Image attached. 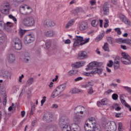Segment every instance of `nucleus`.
<instances>
[{"label":"nucleus","instance_id":"1","mask_svg":"<svg viewBox=\"0 0 131 131\" xmlns=\"http://www.w3.org/2000/svg\"><path fill=\"white\" fill-rule=\"evenodd\" d=\"M84 129L85 131H101V127L97 125L96 118L91 117L85 121Z\"/></svg>","mask_w":131,"mask_h":131},{"label":"nucleus","instance_id":"2","mask_svg":"<svg viewBox=\"0 0 131 131\" xmlns=\"http://www.w3.org/2000/svg\"><path fill=\"white\" fill-rule=\"evenodd\" d=\"M75 113L73 115V120L76 123H80L81 119L85 116V108L84 107L79 105L74 108Z\"/></svg>","mask_w":131,"mask_h":131},{"label":"nucleus","instance_id":"3","mask_svg":"<svg viewBox=\"0 0 131 131\" xmlns=\"http://www.w3.org/2000/svg\"><path fill=\"white\" fill-rule=\"evenodd\" d=\"M70 120L68 117L62 116L59 121V126L62 131H71L69 124Z\"/></svg>","mask_w":131,"mask_h":131},{"label":"nucleus","instance_id":"4","mask_svg":"<svg viewBox=\"0 0 131 131\" xmlns=\"http://www.w3.org/2000/svg\"><path fill=\"white\" fill-rule=\"evenodd\" d=\"M67 88V84L66 83L61 84L58 86H57L53 91L52 94V98H56V97H58L59 95H61L64 91L66 90Z\"/></svg>","mask_w":131,"mask_h":131},{"label":"nucleus","instance_id":"5","mask_svg":"<svg viewBox=\"0 0 131 131\" xmlns=\"http://www.w3.org/2000/svg\"><path fill=\"white\" fill-rule=\"evenodd\" d=\"M21 24L26 27H33L35 25V19L33 16L27 17L21 20Z\"/></svg>","mask_w":131,"mask_h":131},{"label":"nucleus","instance_id":"6","mask_svg":"<svg viewBox=\"0 0 131 131\" xmlns=\"http://www.w3.org/2000/svg\"><path fill=\"white\" fill-rule=\"evenodd\" d=\"M123 57L121 58V62L124 65H130L131 64V58L128 54L125 52H122L121 54Z\"/></svg>","mask_w":131,"mask_h":131},{"label":"nucleus","instance_id":"7","mask_svg":"<svg viewBox=\"0 0 131 131\" xmlns=\"http://www.w3.org/2000/svg\"><path fill=\"white\" fill-rule=\"evenodd\" d=\"M20 13L24 16H29L32 13V9L30 7H28L26 9L25 6L21 5L20 7Z\"/></svg>","mask_w":131,"mask_h":131},{"label":"nucleus","instance_id":"8","mask_svg":"<svg viewBox=\"0 0 131 131\" xmlns=\"http://www.w3.org/2000/svg\"><path fill=\"white\" fill-rule=\"evenodd\" d=\"M0 12L4 15H8L10 12V5L9 4H4L0 7Z\"/></svg>","mask_w":131,"mask_h":131},{"label":"nucleus","instance_id":"9","mask_svg":"<svg viewBox=\"0 0 131 131\" xmlns=\"http://www.w3.org/2000/svg\"><path fill=\"white\" fill-rule=\"evenodd\" d=\"M35 39V36L33 34H29L25 37L24 42L26 45L33 42Z\"/></svg>","mask_w":131,"mask_h":131},{"label":"nucleus","instance_id":"10","mask_svg":"<svg viewBox=\"0 0 131 131\" xmlns=\"http://www.w3.org/2000/svg\"><path fill=\"white\" fill-rule=\"evenodd\" d=\"M106 127L108 130L106 131H116V123L114 121H110L107 123Z\"/></svg>","mask_w":131,"mask_h":131},{"label":"nucleus","instance_id":"11","mask_svg":"<svg viewBox=\"0 0 131 131\" xmlns=\"http://www.w3.org/2000/svg\"><path fill=\"white\" fill-rule=\"evenodd\" d=\"M99 65V62L96 61H92L90 62L87 68H86V70H95L96 68Z\"/></svg>","mask_w":131,"mask_h":131},{"label":"nucleus","instance_id":"12","mask_svg":"<svg viewBox=\"0 0 131 131\" xmlns=\"http://www.w3.org/2000/svg\"><path fill=\"white\" fill-rule=\"evenodd\" d=\"M89 28V24L85 21H82L79 24V29L81 31L86 30Z\"/></svg>","mask_w":131,"mask_h":131},{"label":"nucleus","instance_id":"13","mask_svg":"<svg viewBox=\"0 0 131 131\" xmlns=\"http://www.w3.org/2000/svg\"><path fill=\"white\" fill-rule=\"evenodd\" d=\"M90 38H86L84 42H80L79 41L76 40V41L74 42L73 46L74 47H78V46H83V45H85V43H88L90 41Z\"/></svg>","mask_w":131,"mask_h":131},{"label":"nucleus","instance_id":"14","mask_svg":"<svg viewBox=\"0 0 131 131\" xmlns=\"http://www.w3.org/2000/svg\"><path fill=\"white\" fill-rule=\"evenodd\" d=\"M109 100L107 98L102 99L100 101H97V105L98 107H101V105L106 106L108 105Z\"/></svg>","mask_w":131,"mask_h":131},{"label":"nucleus","instance_id":"15","mask_svg":"<svg viewBox=\"0 0 131 131\" xmlns=\"http://www.w3.org/2000/svg\"><path fill=\"white\" fill-rule=\"evenodd\" d=\"M43 23L44 25H47L48 27H53L56 25L55 22L53 21L51 19L45 20Z\"/></svg>","mask_w":131,"mask_h":131},{"label":"nucleus","instance_id":"16","mask_svg":"<svg viewBox=\"0 0 131 131\" xmlns=\"http://www.w3.org/2000/svg\"><path fill=\"white\" fill-rule=\"evenodd\" d=\"M85 64V61L77 62L72 64V67L74 68H80V67H83V66H84Z\"/></svg>","mask_w":131,"mask_h":131},{"label":"nucleus","instance_id":"17","mask_svg":"<svg viewBox=\"0 0 131 131\" xmlns=\"http://www.w3.org/2000/svg\"><path fill=\"white\" fill-rule=\"evenodd\" d=\"M103 11L104 15H109V3H105L103 7Z\"/></svg>","mask_w":131,"mask_h":131},{"label":"nucleus","instance_id":"18","mask_svg":"<svg viewBox=\"0 0 131 131\" xmlns=\"http://www.w3.org/2000/svg\"><path fill=\"white\" fill-rule=\"evenodd\" d=\"M70 128H71V131H77L78 129L79 130L80 129V127L78 126V125L74 123V124H71L69 125Z\"/></svg>","mask_w":131,"mask_h":131},{"label":"nucleus","instance_id":"19","mask_svg":"<svg viewBox=\"0 0 131 131\" xmlns=\"http://www.w3.org/2000/svg\"><path fill=\"white\" fill-rule=\"evenodd\" d=\"M120 17L125 24H127V25H131L130 20H128V19H127L123 14H121Z\"/></svg>","mask_w":131,"mask_h":131},{"label":"nucleus","instance_id":"20","mask_svg":"<svg viewBox=\"0 0 131 131\" xmlns=\"http://www.w3.org/2000/svg\"><path fill=\"white\" fill-rule=\"evenodd\" d=\"M7 60L9 63H13L16 60L15 55L13 54H9L7 56Z\"/></svg>","mask_w":131,"mask_h":131},{"label":"nucleus","instance_id":"21","mask_svg":"<svg viewBox=\"0 0 131 131\" xmlns=\"http://www.w3.org/2000/svg\"><path fill=\"white\" fill-rule=\"evenodd\" d=\"M83 91L81 89L78 88H73L70 90V94H79L80 93H83Z\"/></svg>","mask_w":131,"mask_h":131},{"label":"nucleus","instance_id":"22","mask_svg":"<svg viewBox=\"0 0 131 131\" xmlns=\"http://www.w3.org/2000/svg\"><path fill=\"white\" fill-rule=\"evenodd\" d=\"M90 86H94V83H93V81H89L85 84H82L81 85V88L88 89V88H90Z\"/></svg>","mask_w":131,"mask_h":131},{"label":"nucleus","instance_id":"23","mask_svg":"<svg viewBox=\"0 0 131 131\" xmlns=\"http://www.w3.org/2000/svg\"><path fill=\"white\" fill-rule=\"evenodd\" d=\"M120 101H121L122 104H123V105H124V106H125V107H126V108H128L129 111H130V112H131L130 105H129V104H127V103H126L125 100H124V99H123L121 98H120Z\"/></svg>","mask_w":131,"mask_h":131},{"label":"nucleus","instance_id":"24","mask_svg":"<svg viewBox=\"0 0 131 131\" xmlns=\"http://www.w3.org/2000/svg\"><path fill=\"white\" fill-rule=\"evenodd\" d=\"M78 57L80 59H85L88 58V55L86 52L81 51L78 54Z\"/></svg>","mask_w":131,"mask_h":131},{"label":"nucleus","instance_id":"25","mask_svg":"<svg viewBox=\"0 0 131 131\" xmlns=\"http://www.w3.org/2000/svg\"><path fill=\"white\" fill-rule=\"evenodd\" d=\"M45 35L48 37H52L55 35V32L53 30H49L46 32Z\"/></svg>","mask_w":131,"mask_h":131},{"label":"nucleus","instance_id":"26","mask_svg":"<svg viewBox=\"0 0 131 131\" xmlns=\"http://www.w3.org/2000/svg\"><path fill=\"white\" fill-rule=\"evenodd\" d=\"M74 23H75V20L71 19L69 20V21L68 23L66 26V28H67V29H68V28H70V27H71V26H72V25H73Z\"/></svg>","mask_w":131,"mask_h":131},{"label":"nucleus","instance_id":"27","mask_svg":"<svg viewBox=\"0 0 131 131\" xmlns=\"http://www.w3.org/2000/svg\"><path fill=\"white\" fill-rule=\"evenodd\" d=\"M103 70L101 69H95L94 70L92 71L91 73L92 74H96V73H98V74H102V72Z\"/></svg>","mask_w":131,"mask_h":131},{"label":"nucleus","instance_id":"28","mask_svg":"<svg viewBox=\"0 0 131 131\" xmlns=\"http://www.w3.org/2000/svg\"><path fill=\"white\" fill-rule=\"evenodd\" d=\"M46 131H56V127L50 125L46 127Z\"/></svg>","mask_w":131,"mask_h":131},{"label":"nucleus","instance_id":"29","mask_svg":"<svg viewBox=\"0 0 131 131\" xmlns=\"http://www.w3.org/2000/svg\"><path fill=\"white\" fill-rule=\"evenodd\" d=\"M77 70H72L68 72V74L70 75V76H73V75H75V74H77Z\"/></svg>","mask_w":131,"mask_h":131},{"label":"nucleus","instance_id":"30","mask_svg":"<svg viewBox=\"0 0 131 131\" xmlns=\"http://www.w3.org/2000/svg\"><path fill=\"white\" fill-rule=\"evenodd\" d=\"M13 47L15 50L17 51H20L22 49V43H18L13 45Z\"/></svg>","mask_w":131,"mask_h":131},{"label":"nucleus","instance_id":"31","mask_svg":"<svg viewBox=\"0 0 131 131\" xmlns=\"http://www.w3.org/2000/svg\"><path fill=\"white\" fill-rule=\"evenodd\" d=\"M34 82V79L33 77H30L27 81V85H31Z\"/></svg>","mask_w":131,"mask_h":131},{"label":"nucleus","instance_id":"32","mask_svg":"<svg viewBox=\"0 0 131 131\" xmlns=\"http://www.w3.org/2000/svg\"><path fill=\"white\" fill-rule=\"evenodd\" d=\"M120 67V63L119 61H115L114 62V69H119V68Z\"/></svg>","mask_w":131,"mask_h":131},{"label":"nucleus","instance_id":"33","mask_svg":"<svg viewBox=\"0 0 131 131\" xmlns=\"http://www.w3.org/2000/svg\"><path fill=\"white\" fill-rule=\"evenodd\" d=\"M113 108L116 111H120V110H121V107H120V106H119L118 104H113Z\"/></svg>","mask_w":131,"mask_h":131},{"label":"nucleus","instance_id":"34","mask_svg":"<svg viewBox=\"0 0 131 131\" xmlns=\"http://www.w3.org/2000/svg\"><path fill=\"white\" fill-rule=\"evenodd\" d=\"M76 36V40L79 41L80 42H84L85 41V39H83V37L81 36Z\"/></svg>","mask_w":131,"mask_h":131},{"label":"nucleus","instance_id":"35","mask_svg":"<svg viewBox=\"0 0 131 131\" xmlns=\"http://www.w3.org/2000/svg\"><path fill=\"white\" fill-rule=\"evenodd\" d=\"M13 45H17V43H21V40L18 37L14 38L13 39Z\"/></svg>","mask_w":131,"mask_h":131},{"label":"nucleus","instance_id":"36","mask_svg":"<svg viewBox=\"0 0 131 131\" xmlns=\"http://www.w3.org/2000/svg\"><path fill=\"white\" fill-rule=\"evenodd\" d=\"M102 49L105 51V52H110L109 50V45H108V43H105Z\"/></svg>","mask_w":131,"mask_h":131},{"label":"nucleus","instance_id":"37","mask_svg":"<svg viewBox=\"0 0 131 131\" xmlns=\"http://www.w3.org/2000/svg\"><path fill=\"white\" fill-rule=\"evenodd\" d=\"M124 40H125V39H123L121 38L116 39V41L118 43H124Z\"/></svg>","mask_w":131,"mask_h":131},{"label":"nucleus","instance_id":"38","mask_svg":"<svg viewBox=\"0 0 131 131\" xmlns=\"http://www.w3.org/2000/svg\"><path fill=\"white\" fill-rule=\"evenodd\" d=\"M123 89L126 91L129 94H131V88L127 86H123Z\"/></svg>","mask_w":131,"mask_h":131},{"label":"nucleus","instance_id":"39","mask_svg":"<svg viewBox=\"0 0 131 131\" xmlns=\"http://www.w3.org/2000/svg\"><path fill=\"white\" fill-rule=\"evenodd\" d=\"M5 40L6 37L2 33H0V42H4Z\"/></svg>","mask_w":131,"mask_h":131},{"label":"nucleus","instance_id":"40","mask_svg":"<svg viewBox=\"0 0 131 131\" xmlns=\"http://www.w3.org/2000/svg\"><path fill=\"white\" fill-rule=\"evenodd\" d=\"M118 130L123 131V128L122 127V123L121 122L118 123Z\"/></svg>","mask_w":131,"mask_h":131},{"label":"nucleus","instance_id":"41","mask_svg":"<svg viewBox=\"0 0 131 131\" xmlns=\"http://www.w3.org/2000/svg\"><path fill=\"white\" fill-rule=\"evenodd\" d=\"M124 43L128 45L129 47H131V39H125Z\"/></svg>","mask_w":131,"mask_h":131},{"label":"nucleus","instance_id":"42","mask_svg":"<svg viewBox=\"0 0 131 131\" xmlns=\"http://www.w3.org/2000/svg\"><path fill=\"white\" fill-rule=\"evenodd\" d=\"M114 30L118 35H120V34H121V30L120 28H115Z\"/></svg>","mask_w":131,"mask_h":131},{"label":"nucleus","instance_id":"43","mask_svg":"<svg viewBox=\"0 0 131 131\" xmlns=\"http://www.w3.org/2000/svg\"><path fill=\"white\" fill-rule=\"evenodd\" d=\"M94 93V90H93V87H90L88 89V94L89 95H93Z\"/></svg>","mask_w":131,"mask_h":131},{"label":"nucleus","instance_id":"44","mask_svg":"<svg viewBox=\"0 0 131 131\" xmlns=\"http://www.w3.org/2000/svg\"><path fill=\"white\" fill-rule=\"evenodd\" d=\"M50 47H51V42H46L45 43V49H46V50H48V49H50Z\"/></svg>","mask_w":131,"mask_h":131},{"label":"nucleus","instance_id":"45","mask_svg":"<svg viewBox=\"0 0 131 131\" xmlns=\"http://www.w3.org/2000/svg\"><path fill=\"white\" fill-rule=\"evenodd\" d=\"M91 25L93 27H96L97 25H98V23L97 22V21H96V20H93L91 22Z\"/></svg>","mask_w":131,"mask_h":131},{"label":"nucleus","instance_id":"46","mask_svg":"<svg viewBox=\"0 0 131 131\" xmlns=\"http://www.w3.org/2000/svg\"><path fill=\"white\" fill-rule=\"evenodd\" d=\"M112 99H114L115 101H116V100H118V95L117 94H113L112 95Z\"/></svg>","mask_w":131,"mask_h":131},{"label":"nucleus","instance_id":"47","mask_svg":"<svg viewBox=\"0 0 131 131\" xmlns=\"http://www.w3.org/2000/svg\"><path fill=\"white\" fill-rule=\"evenodd\" d=\"M114 63H113V61L109 60L108 62L107 63V67H112L113 66Z\"/></svg>","mask_w":131,"mask_h":131},{"label":"nucleus","instance_id":"48","mask_svg":"<svg viewBox=\"0 0 131 131\" xmlns=\"http://www.w3.org/2000/svg\"><path fill=\"white\" fill-rule=\"evenodd\" d=\"M13 23L10 21H8L6 24V26L8 28H11V27H13Z\"/></svg>","mask_w":131,"mask_h":131},{"label":"nucleus","instance_id":"49","mask_svg":"<svg viewBox=\"0 0 131 131\" xmlns=\"http://www.w3.org/2000/svg\"><path fill=\"white\" fill-rule=\"evenodd\" d=\"M116 117L117 118H121V117H123V114L122 113H117L115 115Z\"/></svg>","mask_w":131,"mask_h":131},{"label":"nucleus","instance_id":"50","mask_svg":"<svg viewBox=\"0 0 131 131\" xmlns=\"http://www.w3.org/2000/svg\"><path fill=\"white\" fill-rule=\"evenodd\" d=\"M47 97L46 96L43 97L42 99L41 100V106H43V104L46 102Z\"/></svg>","mask_w":131,"mask_h":131},{"label":"nucleus","instance_id":"51","mask_svg":"<svg viewBox=\"0 0 131 131\" xmlns=\"http://www.w3.org/2000/svg\"><path fill=\"white\" fill-rule=\"evenodd\" d=\"M78 12H79V8H77L73 11V14L75 15H78Z\"/></svg>","mask_w":131,"mask_h":131},{"label":"nucleus","instance_id":"52","mask_svg":"<svg viewBox=\"0 0 131 131\" xmlns=\"http://www.w3.org/2000/svg\"><path fill=\"white\" fill-rule=\"evenodd\" d=\"M25 32H26V30H20L19 32V35H20V36H23V34H24V33H25Z\"/></svg>","mask_w":131,"mask_h":131},{"label":"nucleus","instance_id":"53","mask_svg":"<svg viewBox=\"0 0 131 131\" xmlns=\"http://www.w3.org/2000/svg\"><path fill=\"white\" fill-rule=\"evenodd\" d=\"M83 78L81 77H79L75 79V81L77 82V81H80V80H82Z\"/></svg>","mask_w":131,"mask_h":131},{"label":"nucleus","instance_id":"54","mask_svg":"<svg viewBox=\"0 0 131 131\" xmlns=\"http://www.w3.org/2000/svg\"><path fill=\"white\" fill-rule=\"evenodd\" d=\"M24 78V75L22 74L19 77V82H22V79Z\"/></svg>","mask_w":131,"mask_h":131},{"label":"nucleus","instance_id":"55","mask_svg":"<svg viewBox=\"0 0 131 131\" xmlns=\"http://www.w3.org/2000/svg\"><path fill=\"white\" fill-rule=\"evenodd\" d=\"M53 86H54V82H51L49 84V87L50 88V89H53Z\"/></svg>","mask_w":131,"mask_h":131},{"label":"nucleus","instance_id":"56","mask_svg":"<svg viewBox=\"0 0 131 131\" xmlns=\"http://www.w3.org/2000/svg\"><path fill=\"white\" fill-rule=\"evenodd\" d=\"M111 86H113L114 88H117V83H112L111 84Z\"/></svg>","mask_w":131,"mask_h":131},{"label":"nucleus","instance_id":"57","mask_svg":"<svg viewBox=\"0 0 131 131\" xmlns=\"http://www.w3.org/2000/svg\"><path fill=\"white\" fill-rule=\"evenodd\" d=\"M30 56L28 55V56L26 57L24 59V61L25 62H28V61H29V58H30Z\"/></svg>","mask_w":131,"mask_h":131},{"label":"nucleus","instance_id":"58","mask_svg":"<svg viewBox=\"0 0 131 131\" xmlns=\"http://www.w3.org/2000/svg\"><path fill=\"white\" fill-rule=\"evenodd\" d=\"M64 43L66 45H68L69 43H71V41L70 40V39H67L65 40Z\"/></svg>","mask_w":131,"mask_h":131},{"label":"nucleus","instance_id":"59","mask_svg":"<svg viewBox=\"0 0 131 131\" xmlns=\"http://www.w3.org/2000/svg\"><path fill=\"white\" fill-rule=\"evenodd\" d=\"M103 35L101 34V35H99V36L97 37V39L98 40H101V39H102L103 38Z\"/></svg>","mask_w":131,"mask_h":131},{"label":"nucleus","instance_id":"60","mask_svg":"<svg viewBox=\"0 0 131 131\" xmlns=\"http://www.w3.org/2000/svg\"><path fill=\"white\" fill-rule=\"evenodd\" d=\"M121 49L122 50H127V48L125 45H121Z\"/></svg>","mask_w":131,"mask_h":131},{"label":"nucleus","instance_id":"61","mask_svg":"<svg viewBox=\"0 0 131 131\" xmlns=\"http://www.w3.org/2000/svg\"><path fill=\"white\" fill-rule=\"evenodd\" d=\"M59 78V77L58 76V75H56L55 77V79H53L52 80L53 82H54V81H57V80H58V78Z\"/></svg>","mask_w":131,"mask_h":131},{"label":"nucleus","instance_id":"62","mask_svg":"<svg viewBox=\"0 0 131 131\" xmlns=\"http://www.w3.org/2000/svg\"><path fill=\"white\" fill-rule=\"evenodd\" d=\"M100 27H103V20L100 19Z\"/></svg>","mask_w":131,"mask_h":131},{"label":"nucleus","instance_id":"63","mask_svg":"<svg viewBox=\"0 0 131 131\" xmlns=\"http://www.w3.org/2000/svg\"><path fill=\"white\" fill-rule=\"evenodd\" d=\"M21 117H24V116H25V111H21Z\"/></svg>","mask_w":131,"mask_h":131},{"label":"nucleus","instance_id":"64","mask_svg":"<svg viewBox=\"0 0 131 131\" xmlns=\"http://www.w3.org/2000/svg\"><path fill=\"white\" fill-rule=\"evenodd\" d=\"M52 108H58V105L56 104H54L52 105Z\"/></svg>","mask_w":131,"mask_h":131}]
</instances>
